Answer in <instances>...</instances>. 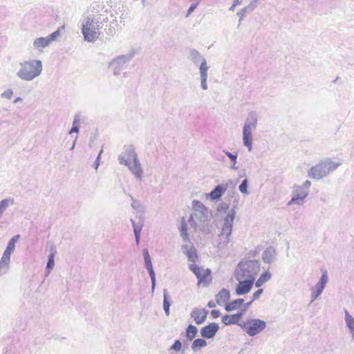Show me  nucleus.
<instances>
[{
    "label": "nucleus",
    "mask_w": 354,
    "mask_h": 354,
    "mask_svg": "<svg viewBox=\"0 0 354 354\" xmlns=\"http://www.w3.org/2000/svg\"><path fill=\"white\" fill-rule=\"evenodd\" d=\"M243 315V312H239L234 315H225L222 317V322L227 326L230 324H236L241 320Z\"/></svg>",
    "instance_id": "20"
},
{
    "label": "nucleus",
    "mask_w": 354,
    "mask_h": 354,
    "mask_svg": "<svg viewBox=\"0 0 354 354\" xmlns=\"http://www.w3.org/2000/svg\"><path fill=\"white\" fill-rule=\"evenodd\" d=\"M248 180L244 179L239 186V191L243 194H248Z\"/></svg>",
    "instance_id": "39"
},
{
    "label": "nucleus",
    "mask_w": 354,
    "mask_h": 354,
    "mask_svg": "<svg viewBox=\"0 0 354 354\" xmlns=\"http://www.w3.org/2000/svg\"><path fill=\"white\" fill-rule=\"evenodd\" d=\"M55 255V250L52 252L50 253V254L48 256V262H47V265H46V269L48 270V273L54 268Z\"/></svg>",
    "instance_id": "37"
},
{
    "label": "nucleus",
    "mask_w": 354,
    "mask_h": 354,
    "mask_svg": "<svg viewBox=\"0 0 354 354\" xmlns=\"http://www.w3.org/2000/svg\"><path fill=\"white\" fill-rule=\"evenodd\" d=\"M22 101V98L21 97H17L15 100H14V103H18L19 102H21Z\"/></svg>",
    "instance_id": "60"
},
{
    "label": "nucleus",
    "mask_w": 354,
    "mask_h": 354,
    "mask_svg": "<svg viewBox=\"0 0 354 354\" xmlns=\"http://www.w3.org/2000/svg\"><path fill=\"white\" fill-rule=\"evenodd\" d=\"M210 274L211 271L209 269H205L204 271L203 272V274L201 277V279H202L201 284H203V286H207L211 281L212 278Z\"/></svg>",
    "instance_id": "33"
},
{
    "label": "nucleus",
    "mask_w": 354,
    "mask_h": 354,
    "mask_svg": "<svg viewBox=\"0 0 354 354\" xmlns=\"http://www.w3.org/2000/svg\"><path fill=\"white\" fill-rule=\"evenodd\" d=\"M128 167L129 171L134 175L136 178L141 180L143 177V169L138 159V157L133 159L131 162L124 165Z\"/></svg>",
    "instance_id": "14"
},
{
    "label": "nucleus",
    "mask_w": 354,
    "mask_h": 354,
    "mask_svg": "<svg viewBox=\"0 0 354 354\" xmlns=\"http://www.w3.org/2000/svg\"><path fill=\"white\" fill-rule=\"evenodd\" d=\"M145 267L147 269V270H153V266H152V263H151V261H148V262H145Z\"/></svg>",
    "instance_id": "55"
},
{
    "label": "nucleus",
    "mask_w": 354,
    "mask_h": 354,
    "mask_svg": "<svg viewBox=\"0 0 354 354\" xmlns=\"http://www.w3.org/2000/svg\"><path fill=\"white\" fill-rule=\"evenodd\" d=\"M171 304V298L168 294L167 290L164 289L163 290V309L165 311V313L167 316H169L170 315V306Z\"/></svg>",
    "instance_id": "25"
},
{
    "label": "nucleus",
    "mask_w": 354,
    "mask_h": 354,
    "mask_svg": "<svg viewBox=\"0 0 354 354\" xmlns=\"http://www.w3.org/2000/svg\"><path fill=\"white\" fill-rule=\"evenodd\" d=\"M180 231V235L182 236L183 241H185V242L189 241V236L187 234V224L184 220L181 223Z\"/></svg>",
    "instance_id": "36"
},
{
    "label": "nucleus",
    "mask_w": 354,
    "mask_h": 354,
    "mask_svg": "<svg viewBox=\"0 0 354 354\" xmlns=\"http://www.w3.org/2000/svg\"><path fill=\"white\" fill-rule=\"evenodd\" d=\"M138 157L135 148L133 145H125L120 154L118 155V161L120 165H125L128 162H131Z\"/></svg>",
    "instance_id": "13"
},
{
    "label": "nucleus",
    "mask_w": 354,
    "mask_h": 354,
    "mask_svg": "<svg viewBox=\"0 0 354 354\" xmlns=\"http://www.w3.org/2000/svg\"><path fill=\"white\" fill-rule=\"evenodd\" d=\"M244 299H238L236 300H234L231 302H229L225 306V310L227 311H232L234 310H236L238 308H239L241 305L243 304Z\"/></svg>",
    "instance_id": "29"
},
{
    "label": "nucleus",
    "mask_w": 354,
    "mask_h": 354,
    "mask_svg": "<svg viewBox=\"0 0 354 354\" xmlns=\"http://www.w3.org/2000/svg\"><path fill=\"white\" fill-rule=\"evenodd\" d=\"M223 207H224V208H225V209H228V207H229V205H227V204H224V205H223Z\"/></svg>",
    "instance_id": "61"
},
{
    "label": "nucleus",
    "mask_w": 354,
    "mask_h": 354,
    "mask_svg": "<svg viewBox=\"0 0 354 354\" xmlns=\"http://www.w3.org/2000/svg\"><path fill=\"white\" fill-rule=\"evenodd\" d=\"M236 280L239 281V284L236 288V294L237 295H244L248 293L251 290L254 282L245 279Z\"/></svg>",
    "instance_id": "15"
},
{
    "label": "nucleus",
    "mask_w": 354,
    "mask_h": 354,
    "mask_svg": "<svg viewBox=\"0 0 354 354\" xmlns=\"http://www.w3.org/2000/svg\"><path fill=\"white\" fill-rule=\"evenodd\" d=\"M102 152H103V149H102L100 151V152L98 153V156H97V158L95 160V170H97L98 169V167L100 165V160L101 158V155H102Z\"/></svg>",
    "instance_id": "48"
},
{
    "label": "nucleus",
    "mask_w": 354,
    "mask_h": 354,
    "mask_svg": "<svg viewBox=\"0 0 354 354\" xmlns=\"http://www.w3.org/2000/svg\"><path fill=\"white\" fill-rule=\"evenodd\" d=\"M189 59H191L195 65H198L200 63L199 71L201 77V86L202 89L207 90V71L209 67L207 65L206 59L198 50L195 49H191L189 50Z\"/></svg>",
    "instance_id": "8"
},
{
    "label": "nucleus",
    "mask_w": 354,
    "mask_h": 354,
    "mask_svg": "<svg viewBox=\"0 0 354 354\" xmlns=\"http://www.w3.org/2000/svg\"><path fill=\"white\" fill-rule=\"evenodd\" d=\"M80 119H81V114L80 113L75 114V115L74 117L73 122V126L80 127Z\"/></svg>",
    "instance_id": "46"
},
{
    "label": "nucleus",
    "mask_w": 354,
    "mask_h": 354,
    "mask_svg": "<svg viewBox=\"0 0 354 354\" xmlns=\"http://www.w3.org/2000/svg\"><path fill=\"white\" fill-rule=\"evenodd\" d=\"M149 276H150V278H151V290L152 292L154 291V289H155V286H156V275H155V272L153 270H149Z\"/></svg>",
    "instance_id": "42"
},
{
    "label": "nucleus",
    "mask_w": 354,
    "mask_h": 354,
    "mask_svg": "<svg viewBox=\"0 0 354 354\" xmlns=\"http://www.w3.org/2000/svg\"><path fill=\"white\" fill-rule=\"evenodd\" d=\"M309 190L300 187L299 185L293 187L292 196L291 200L288 203V205L294 204L301 205L304 203V200L308 195Z\"/></svg>",
    "instance_id": "11"
},
{
    "label": "nucleus",
    "mask_w": 354,
    "mask_h": 354,
    "mask_svg": "<svg viewBox=\"0 0 354 354\" xmlns=\"http://www.w3.org/2000/svg\"><path fill=\"white\" fill-rule=\"evenodd\" d=\"M226 185H217L211 192L207 194V196L212 201L219 199L223 194L226 191Z\"/></svg>",
    "instance_id": "22"
},
{
    "label": "nucleus",
    "mask_w": 354,
    "mask_h": 354,
    "mask_svg": "<svg viewBox=\"0 0 354 354\" xmlns=\"http://www.w3.org/2000/svg\"><path fill=\"white\" fill-rule=\"evenodd\" d=\"M220 311L218 310H212L211 311V315L214 318H217L220 316Z\"/></svg>",
    "instance_id": "53"
},
{
    "label": "nucleus",
    "mask_w": 354,
    "mask_h": 354,
    "mask_svg": "<svg viewBox=\"0 0 354 354\" xmlns=\"http://www.w3.org/2000/svg\"><path fill=\"white\" fill-rule=\"evenodd\" d=\"M20 235L17 234L12 237L8 243V245L4 250L3 253L11 255L12 252H14L15 248V244L17 241L19 239Z\"/></svg>",
    "instance_id": "27"
},
{
    "label": "nucleus",
    "mask_w": 354,
    "mask_h": 354,
    "mask_svg": "<svg viewBox=\"0 0 354 354\" xmlns=\"http://www.w3.org/2000/svg\"><path fill=\"white\" fill-rule=\"evenodd\" d=\"M10 261V255L3 253L0 261V275L7 272Z\"/></svg>",
    "instance_id": "26"
},
{
    "label": "nucleus",
    "mask_w": 354,
    "mask_h": 354,
    "mask_svg": "<svg viewBox=\"0 0 354 354\" xmlns=\"http://www.w3.org/2000/svg\"><path fill=\"white\" fill-rule=\"evenodd\" d=\"M257 6V2L254 1V0H252V2L247 6H245L244 8L246 9V10L248 12H252Z\"/></svg>",
    "instance_id": "43"
},
{
    "label": "nucleus",
    "mask_w": 354,
    "mask_h": 354,
    "mask_svg": "<svg viewBox=\"0 0 354 354\" xmlns=\"http://www.w3.org/2000/svg\"><path fill=\"white\" fill-rule=\"evenodd\" d=\"M219 329L218 324L212 322L203 327L201 330V335L203 338H213Z\"/></svg>",
    "instance_id": "16"
},
{
    "label": "nucleus",
    "mask_w": 354,
    "mask_h": 354,
    "mask_svg": "<svg viewBox=\"0 0 354 354\" xmlns=\"http://www.w3.org/2000/svg\"><path fill=\"white\" fill-rule=\"evenodd\" d=\"M248 12L244 8L237 12L236 15L239 17V24L244 19L245 14Z\"/></svg>",
    "instance_id": "44"
},
{
    "label": "nucleus",
    "mask_w": 354,
    "mask_h": 354,
    "mask_svg": "<svg viewBox=\"0 0 354 354\" xmlns=\"http://www.w3.org/2000/svg\"><path fill=\"white\" fill-rule=\"evenodd\" d=\"M252 301H250V302H248V303L245 304L244 305V309H243L241 312L244 313V312H245V311L248 308V307L250 306V304H252Z\"/></svg>",
    "instance_id": "58"
},
{
    "label": "nucleus",
    "mask_w": 354,
    "mask_h": 354,
    "mask_svg": "<svg viewBox=\"0 0 354 354\" xmlns=\"http://www.w3.org/2000/svg\"><path fill=\"white\" fill-rule=\"evenodd\" d=\"M211 214L208 209L199 201L192 202V213L188 223L195 231H203L210 221Z\"/></svg>",
    "instance_id": "2"
},
{
    "label": "nucleus",
    "mask_w": 354,
    "mask_h": 354,
    "mask_svg": "<svg viewBox=\"0 0 354 354\" xmlns=\"http://www.w3.org/2000/svg\"><path fill=\"white\" fill-rule=\"evenodd\" d=\"M241 3V1L240 0H234L233 4L231 6V7L229 8V10L230 11H234L235 9V7Z\"/></svg>",
    "instance_id": "51"
},
{
    "label": "nucleus",
    "mask_w": 354,
    "mask_h": 354,
    "mask_svg": "<svg viewBox=\"0 0 354 354\" xmlns=\"http://www.w3.org/2000/svg\"><path fill=\"white\" fill-rule=\"evenodd\" d=\"M258 1H259V0H254V1H257V2H258Z\"/></svg>",
    "instance_id": "62"
},
{
    "label": "nucleus",
    "mask_w": 354,
    "mask_h": 354,
    "mask_svg": "<svg viewBox=\"0 0 354 354\" xmlns=\"http://www.w3.org/2000/svg\"><path fill=\"white\" fill-rule=\"evenodd\" d=\"M341 165V162H333L330 158H326L312 167L308 171V176L314 179H321L335 171Z\"/></svg>",
    "instance_id": "6"
},
{
    "label": "nucleus",
    "mask_w": 354,
    "mask_h": 354,
    "mask_svg": "<svg viewBox=\"0 0 354 354\" xmlns=\"http://www.w3.org/2000/svg\"><path fill=\"white\" fill-rule=\"evenodd\" d=\"M235 214L234 209H230L227 211L223 219L222 230L218 234V241L217 243V248L219 250L225 249L230 243Z\"/></svg>",
    "instance_id": "5"
},
{
    "label": "nucleus",
    "mask_w": 354,
    "mask_h": 354,
    "mask_svg": "<svg viewBox=\"0 0 354 354\" xmlns=\"http://www.w3.org/2000/svg\"><path fill=\"white\" fill-rule=\"evenodd\" d=\"M198 332L197 328L194 325H189L186 328V337L188 340L192 341Z\"/></svg>",
    "instance_id": "32"
},
{
    "label": "nucleus",
    "mask_w": 354,
    "mask_h": 354,
    "mask_svg": "<svg viewBox=\"0 0 354 354\" xmlns=\"http://www.w3.org/2000/svg\"><path fill=\"white\" fill-rule=\"evenodd\" d=\"M311 185V183L310 181L309 180H306L303 184L302 185H299L300 187H302V188H305L306 189L308 190L310 186Z\"/></svg>",
    "instance_id": "52"
},
{
    "label": "nucleus",
    "mask_w": 354,
    "mask_h": 354,
    "mask_svg": "<svg viewBox=\"0 0 354 354\" xmlns=\"http://www.w3.org/2000/svg\"><path fill=\"white\" fill-rule=\"evenodd\" d=\"M189 268L190 270H192L194 274L196 275V277H197L198 279V285H201V281L202 279H201L202 274H203V272L204 271V268H201V267H198L194 264H189Z\"/></svg>",
    "instance_id": "28"
},
{
    "label": "nucleus",
    "mask_w": 354,
    "mask_h": 354,
    "mask_svg": "<svg viewBox=\"0 0 354 354\" xmlns=\"http://www.w3.org/2000/svg\"><path fill=\"white\" fill-rule=\"evenodd\" d=\"M42 71L43 64L41 60L30 59L19 63L16 75L22 81L31 82L39 77Z\"/></svg>",
    "instance_id": "3"
},
{
    "label": "nucleus",
    "mask_w": 354,
    "mask_h": 354,
    "mask_svg": "<svg viewBox=\"0 0 354 354\" xmlns=\"http://www.w3.org/2000/svg\"><path fill=\"white\" fill-rule=\"evenodd\" d=\"M260 271V263L257 260L242 259L237 265L234 277L236 279H248L255 281Z\"/></svg>",
    "instance_id": "4"
},
{
    "label": "nucleus",
    "mask_w": 354,
    "mask_h": 354,
    "mask_svg": "<svg viewBox=\"0 0 354 354\" xmlns=\"http://www.w3.org/2000/svg\"><path fill=\"white\" fill-rule=\"evenodd\" d=\"M216 304H216V301H209L208 302V304H207V306H208L209 308H214V307H216Z\"/></svg>",
    "instance_id": "56"
},
{
    "label": "nucleus",
    "mask_w": 354,
    "mask_h": 354,
    "mask_svg": "<svg viewBox=\"0 0 354 354\" xmlns=\"http://www.w3.org/2000/svg\"><path fill=\"white\" fill-rule=\"evenodd\" d=\"M79 131H80V127H76V126L72 125V128L71 129L69 133L70 134H72L73 133H77L79 132Z\"/></svg>",
    "instance_id": "54"
},
{
    "label": "nucleus",
    "mask_w": 354,
    "mask_h": 354,
    "mask_svg": "<svg viewBox=\"0 0 354 354\" xmlns=\"http://www.w3.org/2000/svg\"><path fill=\"white\" fill-rule=\"evenodd\" d=\"M263 290L262 289H258L257 291H255L252 296V301L257 299L260 295L262 294Z\"/></svg>",
    "instance_id": "50"
},
{
    "label": "nucleus",
    "mask_w": 354,
    "mask_h": 354,
    "mask_svg": "<svg viewBox=\"0 0 354 354\" xmlns=\"http://www.w3.org/2000/svg\"><path fill=\"white\" fill-rule=\"evenodd\" d=\"M182 348V343L180 340H175L174 343L169 348V351H180Z\"/></svg>",
    "instance_id": "40"
},
{
    "label": "nucleus",
    "mask_w": 354,
    "mask_h": 354,
    "mask_svg": "<svg viewBox=\"0 0 354 354\" xmlns=\"http://www.w3.org/2000/svg\"><path fill=\"white\" fill-rule=\"evenodd\" d=\"M207 313V310L205 309L195 308L192 310L190 315L196 324H201L205 321Z\"/></svg>",
    "instance_id": "18"
},
{
    "label": "nucleus",
    "mask_w": 354,
    "mask_h": 354,
    "mask_svg": "<svg viewBox=\"0 0 354 354\" xmlns=\"http://www.w3.org/2000/svg\"><path fill=\"white\" fill-rule=\"evenodd\" d=\"M198 3H192L188 10H187V15L186 17H188L189 15H190L193 12L194 10L196 8V7L198 6Z\"/></svg>",
    "instance_id": "47"
},
{
    "label": "nucleus",
    "mask_w": 354,
    "mask_h": 354,
    "mask_svg": "<svg viewBox=\"0 0 354 354\" xmlns=\"http://www.w3.org/2000/svg\"><path fill=\"white\" fill-rule=\"evenodd\" d=\"M328 281L327 272L325 270L322 272V276L317 283L311 288V302L315 301L323 292L326 283Z\"/></svg>",
    "instance_id": "12"
},
{
    "label": "nucleus",
    "mask_w": 354,
    "mask_h": 354,
    "mask_svg": "<svg viewBox=\"0 0 354 354\" xmlns=\"http://www.w3.org/2000/svg\"><path fill=\"white\" fill-rule=\"evenodd\" d=\"M135 56L133 51L121 55L114 58L110 63L109 67L113 70L114 75H119L124 68V66L129 63Z\"/></svg>",
    "instance_id": "10"
},
{
    "label": "nucleus",
    "mask_w": 354,
    "mask_h": 354,
    "mask_svg": "<svg viewBox=\"0 0 354 354\" xmlns=\"http://www.w3.org/2000/svg\"><path fill=\"white\" fill-rule=\"evenodd\" d=\"M142 1L144 2V0H142Z\"/></svg>",
    "instance_id": "63"
},
{
    "label": "nucleus",
    "mask_w": 354,
    "mask_h": 354,
    "mask_svg": "<svg viewBox=\"0 0 354 354\" xmlns=\"http://www.w3.org/2000/svg\"><path fill=\"white\" fill-rule=\"evenodd\" d=\"M230 292L228 290L223 288L216 295V304L218 305H222L223 303L226 304L230 299Z\"/></svg>",
    "instance_id": "23"
},
{
    "label": "nucleus",
    "mask_w": 354,
    "mask_h": 354,
    "mask_svg": "<svg viewBox=\"0 0 354 354\" xmlns=\"http://www.w3.org/2000/svg\"><path fill=\"white\" fill-rule=\"evenodd\" d=\"M134 233H140L142 228V223L136 224L133 219H131Z\"/></svg>",
    "instance_id": "41"
},
{
    "label": "nucleus",
    "mask_w": 354,
    "mask_h": 354,
    "mask_svg": "<svg viewBox=\"0 0 354 354\" xmlns=\"http://www.w3.org/2000/svg\"><path fill=\"white\" fill-rule=\"evenodd\" d=\"M258 117L255 112L249 113L243 127V144L249 151L252 149V133L257 127Z\"/></svg>",
    "instance_id": "7"
},
{
    "label": "nucleus",
    "mask_w": 354,
    "mask_h": 354,
    "mask_svg": "<svg viewBox=\"0 0 354 354\" xmlns=\"http://www.w3.org/2000/svg\"><path fill=\"white\" fill-rule=\"evenodd\" d=\"M277 256V252L274 248L270 246L266 248L262 254V259L264 263H271L273 262Z\"/></svg>",
    "instance_id": "21"
},
{
    "label": "nucleus",
    "mask_w": 354,
    "mask_h": 354,
    "mask_svg": "<svg viewBox=\"0 0 354 354\" xmlns=\"http://www.w3.org/2000/svg\"><path fill=\"white\" fill-rule=\"evenodd\" d=\"M207 344V342L205 339L198 338L194 340L191 348L194 352H196L199 349L205 347Z\"/></svg>",
    "instance_id": "30"
},
{
    "label": "nucleus",
    "mask_w": 354,
    "mask_h": 354,
    "mask_svg": "<svg viewBox=\"0 0 354 354\" xmlns=\"http://www.w3.org/2000/svg\"><path fill=\"white\" fill-rule=\"evenodd\" d=\"M77 138H78L77 136H76L75 138V140H74V141L73 142V145H71V150H73L75 148V145H76V141L77 140Z\"/></svg>",
    "instance_id": "59"
},
{
    "label": "nucleus",
    "mask_w": 354,
    "mask_h": 354,
    "mask_svg": "<svg viewBox=\"0 0 354 354\" xmlns=\"http://www.w3.org/2000/svg\"><path fill=\"white\" fill-rule=\"evenodd\" d=\"M64 29V26H60L57 30L53 32V33H51L50 35H49L48 36V39H50V42L52 43L53 41H54L57 38V37H59L60 35V33H61V30H63Z\"/></svg>",
    "instance_id": "38"
},
{
    "label": "nucleus",
    "mask_w": 354,
    "mask_h": 354,
    "mask_svg": "<svg viewBox=\"0 0 354 354\" xmlns=\"http://www.w3.org/2000/svg\"><path fill=\"white\" fill-rule=\"evenodd\" d=\"M182 250L183 253L187 256L188 261L193 263L192 264L198 261V257L196 252V250L193 245L189 246L187 245H183Z\"/></svg>",
    "instance_id": "19"
},
{
    "label": "nucleus",
    "mask_w": 354,
    "mask_h": 354,
    "mask_svg": "<svg viewBox=\"0 0 354 354\" xmlns=\"http://www.w3.org/2000/svg\"><path fill=\"white\" fill-rule=\"evenodd\" d=\"M142 253H143L145 263L151 261V258H150V256H149L147 249H144Z\"/></svg>",
    "instance_id": "49"
},
{
    "label": "nucleus",
    "mask_w": 354,
    "mask_h": 354,
    "mask_svg": "<svg viewBox=\"0 0 354 354\" xmlns=\"http://www.w3.org/2000/svg\"><path fill=\"white\" fill-rule=\"evenodd\" d=\"M239 325L250 337L259 335L266 328V322L257 318H248Z\"/></svg>",
    "instance_id": "9"
},
{
    "label": "nucleus",
    "mask_w": 354,
    "mask_h": 354,
    "mask_svg": "<svg viewBox=\"0 0 354 354\" xmlns=\"http://www.w3.org/2000/svg\"><path fill=\"white\" fill-rule=\"evenodd\" d=\"M224 152L227 156V157L231 160L232 165H231L230 168L234 170L237 169V167L236 166V164L237 162V161H236L237 157H238L237 153H232L231 152L227 151H224Z\"/></svg>",
    "instance_id": "35"
},
{
    "label": "nucleus",
    "mask_w": 354,
    "mask_h": 354,
    "mask_svg": "<svg viewBox=\"0 0 354 354\" xmlns=\"http://www.w3.org/2000/svg\"><path fill=\"white\" fill-rule=\"evenodd\" d=\"M344 322L346 328L350 335L351 340L354 343V317L344 309Z\"/></svg>",
    "instance_id": "17"
},
{
    "label": "nucleus",
    "mask_w": 354,
    "mask_h": 354,
    "mask_svg": "<svg viewBox=\"0 0 354 354\" xmlns=\"http://www.w3.org/2000/svg\"><path fill=\"white\" fill-rule=\"evenodd\" d=\"M270 279H271L270 272L268 271H266L260 275L259 278L255 282V286L257 287H261V286H263V284L265 282L269 281Z\"/></svg>",
    "instance_id": "31"
},
{
    "label": "nucleus",
    "mask_w": 354,
    "mask_h": 354,
    "mask_svg": "<svg viewBox=\"0 0 354 354\" xmlns=\"http://www.w3.org/2000/svg\"><path fill=\"white\" fill-rule=\"evenodd\" d=\"M132 200L131 207L134 209L138 213L143 214L145 212V207L137 200L134 199L132 196H131Z\"/></svg>",
    "instance_id": "34"
},
{
    "label": "nucleus",
    "mask_w": 354,
    "mask_h": 354,
    "mask_svg": "<svg viewBox=\"0 0 354 354\" xmlns=\"http://www.w3.org/2000/svg\"><path fill=\"white\" fill-rule=\"evenodd\" d=\"M13 95V91L10 88L7 89L3 93H1V97H5L8 99H10Z\"/></svg>",
    "instance_id": "45"
},
{
    "label": "nucleus",
    "mask_w": 354,
    "mask_h": 354,
    "mask_svg": "<svg viewBox=\"0 0 354 354\" xmlns=\"http://www.w3.org/2000/svg\"><path fill=\"white\" fill-rule=\"evenodd\" d=\"M136 243L138 245L140 239V233H134Z\"/></svg>",
    "instance_id": "57"
},
{
    "label": "nucleus",
    "mask_w": 354,
    "mask_h": 354,
    "mask_svg": "<svg viewBox=\"0 0 354 354\" xmlns=\"http://www.w3.org/2000/svg\"><path fill=\"white\" fill-rule=\"evenodd\" d=\"M108 18L98 11L91 10L83 16L82 21V32L85 41L93 42L100 34L103 24L107 22Z\"/></svg>",
    "instance_id": "1"
},
{
    "label": "nucleus",
    "mask_w": 354,
    "mask_h": 354,
    "mask_svg": "<svg viewBox=\"0 0 354 354\" xmlns=\"http://www.w3.org/2000/svg\"><path fill=\"white\" fill-rule=\"evenodd\" d=\"M51 44L48 36L46 37H39L36 39L33 42V46L35 49L41 51L43 48L47 47Z\"/></svg>",
    "instance_id": "24"
}]
</instances>
